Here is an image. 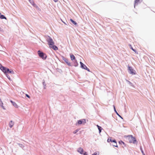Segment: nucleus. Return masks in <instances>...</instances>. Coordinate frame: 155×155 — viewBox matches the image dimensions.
<instances>
[{"mask_svg": "<svg viewBox=\"0 0 155 155\" xmlns=\"http://www.w3.org/2000/svg\"><path fill=\"white\" fill-rule=\"evenodd\" d=\"M70 57L71 60L73 61L74 60H76L75 56L73 54H70Z\"/></svg>", "mask_w": 155, "mask_h": 155, "instance_id": "nucleus-11", "label": "nucleus"}, {"mask_svg": "<svg viewBox=\"0 0 155 155\" xmlns=\"http://www.w3.org/2000/svg\"><path fill=\"white\" fill-rule=\"evenodd\" d=\"M61 57L62 58L63 60L64 61V62L68 66H72V64L70 63V62H69L67 58H65L63 56H61Z\"/></svg>", "mask_w": 155, "mask_h": 155, "instance_id": "nucleus-7", "label": "nucleus"}, {"mask_svg": "<svg viewBox=\"0 0 155 155\" xmlns=\"http://www.w3.org/2000/svg\"><path fill=\"white\" fill-rule=\"evenodd\" d=\"M14 124V122L12 120H11L9 123V126L10 128L12 127Z\"/></svg>", "mask_w": 155, "mask_h": 155, "instance_id": "nucleus-19", "label": "nucleus"}, {"mask_svg": "<svg viewBox=\"0 0 155 155\" xmlns=\"http://www.w3.org/2000/svg\"><path fill=\"white\" fill-rule=\"evenodd\" d=\"M49 47L55 51H56L58 49V48L56 45H54L50 46Z\"/></svg>", "mask_w": 155, "mask_h": 155, "instance_id": "nucleus-10", "label": "nucleus"}, {"mask_svg": "<svg viewBox=\"0 0 155 155\" xmlns=\"http://www.w3.org/2000/svg\"><path fill=\"white\" fill-rule=\"evenodd\" d=\"M38 53L39 56L43 60H45L46 59L47 56L46 54L42 51L38 50Z\"/></svg>", "mask_w": 155, "mask_h": 155, "instance_id": "nucleus-1", "label": "nucleus"}, {"mask_svg": "<svg viewBox=\"0 0 155 155\" xmlns=\"http://www.w3.org/2000/svg\"><path fill=\"white\" fill-rule=\"evenodd\" d=\"M79 130L78 129H76L73 131V133L74 134H76L79 131Z\"/></svg>", "mask_w": 155, "mask_h": 155, "instance_id": "nucleus-29", "label": "nucleus"}, {"mask_svg": "<svg viewBox=\"0 0 155 155\" xmlns=\"http://www.w3.org/2000/svg\"><path fill=\"white\" fill-rule=\"evenodd\" d=\"M5 67L3 66L2 64L0 63V69L2 71H3L4 70Z\"/></svg>", "mask_w": 155, "mask_h": 155, "instance_id": "nucleus-21", "label": "nucleus"}, {"mask_svg": "<svg viewBox=\"0 0 155 155\" xmlns=\"http://www.w3.org/2000/svg\"><path fill=\"white\" fill-rule=\"evenodd\" d=\"M127 81L128 82L129 84H130V85L131 86H132V87H133L134 86V85L130 81H128V80H127Z\"/></svg>", "mask_w": 155, "mask_h": 155, "instance_id": "nucleus-26", "label": "nucleus"}, {"mask_svg": "<svg viewBox=\"0 0 155 155\" xmlns=\"http://www.w3.org/2000/svg\"><path fill=\"white\" fill-rule=\"evenodd\" d=\"M5 74L6 75V77L8 78L9 80H11V78H10V76H9V75L8 74Z\"/></svg>", "mask_w": 155, "mask_h": 155, "instance_id": "nucleus-28", "label": "nucleus"}, {"mask_svg": "<svg viewBox=\"0 0 155 155\" xmlns=\"http://www.w3.org/2000/svg\"><path fill=\"white\" fill-rule=\"evenodd\" d=\"M140 3V0H135L134 4V7L135 8L136 5H137Z\"/></svg>", "mask_w": 155, "mask_h": 155, "instance_id": "nucleus-17", "label": "nucleus"}, {"mask_svg": "<svg viewBox=\"0 0 155 155\" xmlns=\"http://www.w3.org/2000/svg\"><path fill=\"white\" fill-rule=\"evenodd\" d=\"M114 147H117L118 146L117 144V141H116V143H114V145H113Z\"/></svg>", "mask_w": 155, "mask_h": 155, "instance_id": "nucleus-32", "label": "nucleus"}, {"mask_svg": "<svg viewBox=\"0 0 155 155\" xmlns=\"http://www.w3.org/2000/svg\"><path fill=\"white\" fill-rule=\"evenodd\" d=\"M53 0L55 2H57L58 1V0Z\"/></svg>", "mask_w": 155, "mask_h": 155, "instance_id": "nucleus-38", "label": "nucleus"}, {"mask_svg": "<svg viewBox=\"0 0 155 155\" xmlns=\"http://www.w3.org/2000/svg\"><path fill=\"white\" fill-rule=\"evenodd\" d=\"M29 1L31 4L34 7L38 8V6L35 4V3L33 0H29Z\"/></svg>", "mask_w": 155, "mask_h": 155, "instance_id": "nucleus-9", "label": "nucleus"}, {"mask_svg": "<svg viewBox=\"0 0 155 155\" xmlns=\"http://www.w3.org/2000/svg\"><path fill=\"white\" fill-rule=\"evenodd\" d=\"M127 70L128 72L130 74L132 75H135L136 74V71L133 68L129 66L128 65Z\"/></svg>", "mask_w": 155, "mask_h": 155, "instance_id": "nucleus-2", "label": "nucleus"}, {"mask_svg": "<svg viewBox=\"0 0 155 155\" xmlns=\"http://www.w3.org/2000/svg\"><path fill=\"white\" fill-rule=\"evenodd\" d=\"M4 74H14V72L12 70H10L9 68L5 67L4 70L2 71Z\"/></svg>", "mask_w": 155, "mask_h": 155, "instance_id": "nucleus-5", "label": "nucleus"}, {"mask_svg": "<svg viewBox=\"0 0 155 155\" xmlns=\"http://www.w3.org/2000/svg\"><path fill=\"white\" fill-rule=\"evenodd\" d=\"M129 46L130 47V48L132 50L134 51L135 52H136V50L135 49H133L132 47V46L130 44L129 45Z\"/></svg>", "mask_w": 155, "mask_h": 155, "instance_id": "nucleus-24", "label": "nucleus"}, {"mask_svg": "<svg viewBox=\"0 0 155 155\" xmlns=\"http://www.w3.org/2000/svg\"><path fill=\"white\" fill-rule=\"evenodd\" d=\"M116 140L115 139L112 140L111 138L110 139L108 138L107 140V142H111L112 143L113 142L114 143H116Z\"/></svg>", "mask_w": 155, "mask_h": 155, "instance_id": "nucleus-13", "label": "nucleus"}, {"mask_svg": "<svg viewBox=\"0 0 155 155\" xmlns=\"http://www.w3.org/2000/svg\"><path fill=\"white\" fill-rule=\"evenodd\" d=\"M42 84L43 85V87H44V89L45 88V86H46V84H45V81L44 80H43L42 81Z\"/></svg>", "mask_w": 155, "mask_h": 155, "instance_id": "nucleus-25", "label": "nucleus"}, {"mask_svg": "<svg viewBox=\"0 0 155 155\" xmlns=\"http://www.w3.org/2000/svg\"><path fill=\"white\" fill-rule=\"evenodd\" d=\"M18 144L19 146L20 147H24V145L22 144L18 143Z\"/></svg>", "mask_w": 155, "mask_h": 155, "instance_id": "nucleus-31", "label": "nucleus"}, {"mask_svg": "<svg viewBox=\"0 0 155 155\" xmlns=\"http://www.w3.org/2000/svg\"><path fill=\"white\" fill-rule=\"evenodd\" d=\"M0 18L1 19H6V18L5 17V16L3 15H2L0 12Z\"/></svg>", "mask_w": 155, "mask_h": 155, "instance_id": "nucleus-20", "label": "nucleus"}, {"mask_svg": "<svg viewBox=\"0 0 155 155\" xmlns=\"http://www.w3.org/2000/svg\"><path fill=\"white\" fill-rule=\"evenodd\" d=\"M11 102L12 103V105L16 108H18V106L17 105V104L15 102L13 101L12 100H10Z\"/></svg>", "mask_w": 155, "mask_h": 155, "instance_id": "nucleus-15", "label": "nucleus"}, {"mask_svg": "<svg viewBox=\"0 0 155 155\" xmlns=\"http://www.w3.org/2000/svg\"><path fill=\"white\" fill-rule=\"evenodd\" d=\"M129 137L128 140L129 142L131 143H133L135 144L137 142V140L135 137H133L132 135L128 136Z\"/></svg>", "mask_w": 155, "mask_h": 155, "instance_id": "nucleus-4", "label": "nucleus"}, {"mask_svg": "<svg viewBox=\"0 0 155 155\" xmlns=\"http://www.w3.org/2000/svg\"><path fill=\"white\" fill-rule=\"evenodd\" d=\"M46 38L49 47L54 45V42L51 38L49 36H47Z\"/></svg>", "mask_w": 155, "mask_h": 155, "instance_id": "nucleus-3", "label": "nucleus"}, {"mask_svg": "<svg viewBox=\"0 0 155 155\" xmlns=\"http://www.w3.org/2000/svg\"><path fill=\"white\" fill-rule=\"evenodd\" d=\"M80 64H81V67L84 69H85V68L87 67V66L84 64L82 62H80Z\"/></svg>", "mask_w": 155, "mask_h": 155, "instance_id": "nucleus-12", "label": "nucleus"}, {"mask_svg": "<svg viewBox=\"0 0 155 155\" xmlns=\"http://www.w3.org/2000/svg\"><path fill=\"white\" fill-rule=\"evenodd\" d=\"M140 151H141L143 155H145V154L143 150V149H142V147L141 146H140Z\"/></svg>", "mask_w": 155, "mask_h": 155, "instance_id": "nucleus-22", "label": "nucleus"}, {"mask_svg": "<svg viewBox=\"0 0 155 155\" xmlns=\"http://www.w3.org/2000/svg\"><path fill=\"white\" fill-rule=\"evenodd\" d=\"M25 95H26V96L27 97H28V98H30V96L29 95H28L27 94H26Z\"/></svg>", "mask_w": 155, "mask_h": 155, "instance_id": "nucleus-35", "label": "nucleus"}, {"mask_svg": "<svg viewBox=\"0 0 155 155\" xmlns=\"http://www.w3.org/2000/svg\"><path fill=\"white\" fill-rule=\"evenodd\" d=\"M119 143L120 144H125L124 142L123 141H122L121 140H120V141H119Z\"/></svg>", "mask_w": 155, "mask_h": 155, "instance_id": "nucleus-27", "label": "nucleus"}, {"mask_svg": "<svg viewBox=\"0 0 155 155\" xmlns=\"http://www.w3.org/2000/svg\"><path fill=\"white\" fill-rule=\"evenodd\" d=\"M97 128L99 130V133L100 134L101 132V130H103V128L101 127L100 126H99V127Z\"/></svg>", "mask_w": 155, "mask_h": 155, "instance_id": "nucleus-23", "label": "nucleus"}, {"mask_svg": "<svg viewBox=\"0 0 155 155\" xmlns=\"http://www.w3.org/2000/svg\"><path fill=\"white\" fill-rule=\"evenodd\" d=\"M73 63L74 64L72 65V66L74 65V66L75 67H77L78 66V64L77 61V60L73 61Z\"/></svg>", "mask_w": 155, "mask_h": 155, "instance_id": "nucleus-14", "label": "nucleus"}, {"mask_svg": "<svg viewBox=\"0 0 155 155\" xmlns=\"http://www.w3.org/2000/svg\"><path fill=\"white\" fill-rule=\"evenodd\" d=\"M113 107H114V110L115 113H116L117 115L121 119H123V118L118 113V112H117L115 106L113 105Z\"/></svg>", "mask_w": 155, "mask_h": 155, "instance_id": "nucleus-8", "label": "nucleus"}, {"mask_svg": "<svg viewBox=\"0 0 155 155\" xmlns=\"http://www.w3.org/2000/svg\"><path fill=\"white\" fill-rule=\"evenodd\" d=\"M2 31V28L0 27V31Z\"/></svg>", "mask_w": 155, "mask_h": 155, "instance_id": "nucleus-39", "label": "nucleus"}, {"mask_svg": "<svg viewBox=\"0 0 155 155\" xmlns=\"http://www.w3.org/2000/svg\"><path fill=\"white\" fill-rule=\"evenodd\" d=\"M85 70H87V71H88L89 72L90 71V69L88 68L87 67L86 68H85Z\"/></svg>", "mask_w": 155, "mask_h": 155, "instance_id": "nucleus-34", "label": "nucleus"}, {"mask_svg": "<svg viewBox=\"0 0 155 155\" xmlns=\"http://www.w3.org/2000/svg\"><path fill=\"white\" fill-rule=\"evenodd\" d=\"M78 151L80 154H82V153H83L84 151V150L82 148L80 147L78 149Z\"/></svg>", "mask_w": 155, "mask_h": 155, "instance_id": "nucleus-18", "label": "nucleus"}, {"mask_svg": "<svg viewBox=\"0 0 155 155\" xmlns=\"http://www.w3.org/2000/svg\"><path fill=\"white\" fill-rule=\"evenodd\" d=\"M3 103L2 102V101L1 99H0V106H1L2 105H3Z\"/></svg>", "mask_w": 155, "mask_h": 155, "instance_id": "nucleus-33", "label": "nucleus"}, {"mask_svg": "<svg viewBox=\"0 0 155 155\" xmlns=\"http://www.w3.org/2000/svg\"><path fill=\"white\" fill-rule=\"evenodd\" d=\"M86 123V119H83L78 120L76 124V126H79L82 124H84Z\"/></svg>", "mask_w": 155, "mask_h": 155, "instance_id": "nucleus-6", "label": "nucleus"}, {"mask_svg": "<svg viewBox=\"0 0 155 155\" xmlns=\"http://www.w3.org/2000/svg\"><path fill=\"white\" fill-rule=\"evenodd\" d=\"M1 107L4 110H5V109L4 108V106L3 105H2L1 106Z\"/></svg>", "mask_w": 155, "mask_h": 155, "instance_id": "nucleus-37", "label": "nucleus"}, {"mask_svg": "<svg viewBox=\"0 0 155 155\" xmlns=\"http://www.w3.org/2000/svg\"><path fill=\"white\" fill-rule=\"evenodd\" d=\"M92 155H97V152H95L94 153H93Z\"/></svg>", "mask_w": 155, "mask_h": 155, "instance_id": "nucleus-36", "label": "nucleus"}, {"mask_svg": "<svg viewBox=\"0 0 155 155\" xmlns=\"http://www.w3.org/2000/svg\"><path fill=\"white\" fill-rule=\"evenodd\" d=\"M96 126L97 127V128L99 127V126H99V125H98V124H97L96 125Z\"/></svg>", "mask_w": 155, "mask_h": 155, "instance_id": "nucleus-40", "label": "nucleus"}, {"mask_svg": "<svg viewBox=\"0 0 155 155\" xmlns=\"http://www.w3.org/2000/svg\"><path fill=\"white\" fill-rule=\"evenodd\" d=\"M123 145L124 146V147H126V144L125 143V144H123Z\"/></svg>", "mask_w": 155, "mask_h": 155, "instance_id": "nucleus-41", "label": "nucleus"}, {"mask_svg": "<svg viewBox=\"0 0 155 155\" xmlns=\"http://www.w3.org/2000/svg\"><path fill=\"white\" fill-rule=\"evenodd\" d=\"M82 154H83L84 155H88L86 151H84Z\"/></svg>", "mask_w": 155, "mask_h": 155, "instance_id": "nucleus-30", "label": "nucleus"}, {"mask_svg": "<svg viewBox=\"0 0 155 155\" xmlns=\"http://www.w3.org/2000/svg\"><path fill=\"white\" fill-rule=\"evenodd\" d=\"M70 21L75 25L76 26H78V25L76 21H74L72 19H70Z\"/></svg>", "mask_w": 155, "mask_h": 155, "instance_id": "nucleus-16", "label": "nucleus"}]
</instances>
